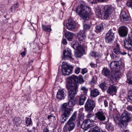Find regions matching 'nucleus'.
<instances>
[{
    "mask_svg": "<svg viewBox=\"0 0 132 132\" xmlns=\"http://www.w3.org/2000/svg\"><path fill=\"white\" fill-rule=\"evenodd\" d=\"M90 55L92 57H98L99 55V54L98 53L95 51H92L90 52Z\"/></svg>",
    "mask_w": 132,
    "mask_h": 132,
    "instance_id": "nucleus-37",
    "label": "nucleus"
},
{
    "mask_svg": "<svg viewBox=\"0 0 132 132\" xmlns=\"http://www.w3.org/2000/svg\"><path fill=\"white\" fill-rule=\"evenodd\" d=\"M68 117L62 114L60 118V121L61 123H63L65 122Z\"/></svg>",
    "mask_w": 132,
    "mask_h": 132,
    "instance_id": "nucleus-34",
    "label": "nucleus"
},
{
    "mask_svg": "<svg viewBox=\"0 0 132 132\" xmlns=\"http://www.w3.org/2000/svg\"><path fill=\"white\" fill-rule=\"evenodd\" d=\"M91 82L92 83H95V80H94L93 79H92V80H91Z\"/></svg>",
    "mask_w": 132,
    "mask_h": 132,
    "instance_id": "nucleus-61",
    "label": "nucleus"
},
{
    "mask_svg": "<svg viewBox=\"0 0 132 132\" xmlns=\"http://www.w3.org/2000/svg\"><path fill=\"white\" fill-rule=\"evenodd\" d=\"M104 0H88L89 2L91 4L95 3L96 1L99 2H103Z\"/></svg>",
    "mask_w": 132,
    "mask_h": 132,
    "instance_id": "nucleus-44",
    "label": "nucleus"
},
{
    "mask_svg": "<svg viewBox=\"0 0 132 132\" xmlns=\"http://www.w3.org/2000/svg\"><path fill=\"white\" fill-rule=\"evenodd\" d=\"M124 46L127 50H131L132 47V31H131L128 36L125 38L123 40Z\"/></svg>",
    "mask_w": 132,
    "mask_h": 132,
    "instance_id": "nucleus-5",
    "label": "nucleus"
},
{
    "mask_svg": "<svg viewBox=\"0 0 132 132\" xmlns=\"http://www.w3.org/2000/svg\"><path fill=\"white\" fill-rule=\"evenodd\" d=\"M73 46L74 47H75L77 48V51L83 53L84 52V50L82 47L81 45H79L77 46V44H75Z\"/></svg>",
    "mask_w": 132,
    "mask_h": 132,
    "instance_id": "nucleus-31",
    "label": "nucleus"
},
{
    "mask_svg": "<svg viewBox=\"0 0 132 132\" xmlns=\"http://www.w3.org/2000/svg\"><path fill=\"white\" fill-rule=\"evenodd\" d=\"M95 122L93 119L91 120L89 119H87L84 120L81 125V127L84 130H87L90 128L95 126Z\"/></svg>",
    "mask_w": 132,
    "mask_h": 132,
    "instance_id": "nucleus-8",
    "label": "nucleus"
},
{
    "mask_svg": "<svg viewBox=\"0 0 132 132\" xmlns=\"http://www.w3.org/2000/svg\"><path fill=\"white\" fill-rule=\"evenodd\" d=\"M127 109L129 111H132V105H129L127 107Z\"/></svg>",
    "mask_w": 132,
    "mask_h": 132,
    "instance_id": "nucleus-50",
    "label": "nucleus"
},
{
    "mask_svg": "<svg viewBox=\"0 0 132 132\" xmlns=\"http://www.w3.org/2000/svg\"><path fill=\"white\" fill-rule=\"evenodd\" d=\"M110 55L111 58L113 59H115L116 57H117V56L115 55L113 53L111 54Z\"/></svg>",
    "mask_w": 132,
    "mask_h": 132,
    "instance_id": "nucleus-51",
    "label": "nucleus"
},
{
    "mask_svg": "<svg viewBox=\"0 0 132 132\" xmlns=\"http://www.w3.org/2000/svg\"><path fill=\"white\" fill-rule=\"evenodd\" d=\"M125 132H129V131L128 130H126L125 131Z\"/></svg>",
    "mask_w": 132,
    "mask_h": 132,
    "instance_id": "nucleus-64",
    "label": "nucleus"
},
{
    "mask_svg": "<svg viewBox=\"0 0 132 132\" xmlns=\"http://www.w3.org/2000/svg\"><path fill=\"white\" fill-rule=\"evenodd\" d=\"M62 43L64 45H65L67 44V42L66 40L65 39H63L62 42Z\"/></svg>",
    "mask_w": 132,
    "mask_h": 132,
    "instance_id": "nucleus-53",
    "label": "nucleus"
},
{
    "mask_svg": "<svg viewBox=\"0 0 132 132\" xmlns=\"http://www.w3.org/2000/svg\"><path fill=\"white\" fill-rule=\"evenodd\" d=\"M64 90H59L57 94V98L60 99H63L66 96Z\"/></svg>",
    "mask_w": 132,
    "mask_h": 132,
    "instance_id": "nucleus-20",
    "label": "nucleus"
},
{
    "mask_svg": "<svg viewBox=\"0 0 132 132\" xmlns=\"http://www.w3.org/2000/svg\"><path fill=\"white\" fill-rule=\"evenodd\" d=\"M105 26L104 23H101L96 26L95 27L96 31L97 32H100L103 30L104 27Z\"/></svg>",
    "mask_w": 132,
    "mask_h": 132,
    "instance_id": "nucleus-26",
    "label": "nucleus"
},
{
    "mask_svg": "<svg viewBox=\"0 0 132 132\" xmlns=\"http://www.w3.org/2000/svg\"><path fill=\"white\" fill-rule=\"evenodd\" d=\"M62 109L63 112L62 114L69 117L71 113V112L72 111V108L68 107V104L66 103L63 104L62 107Z\"/></svg>",
    "mask_w": 132,
    "mask_h": 132,
    "instance_id": "nucleus-12",
    "label": "nucleus"
},
{
    "mask_svg": "<svg viewBox=\"0 0 132 132\" xmlns=\"http://www.w3.org/2000/svg\"><path fill=\"white\" fill-rule=\"evenodd\" d=\"M126 4L128 7L132 8V0H128Z\"/></svg>",
    "mask_w": 132,
    "mask_h": 132,
    "instance_id": "nucleus-42",
    "label": "nucleus"
},
{
    "mask_svg": "<svg viewBox=\"0 0 132 132\" xmlns=\"http://www.w3.org/2000/svg\"><path fill=\"white\" fill-rule=\"evenodd\" d=\"M13 121L14 125L16 127H18L21 124L22 121L20 118L15 117L13 119Z\"/></svg>",
    "mask_w": 132,
    "mask_h": 132,
    "instance_id": "nucleus-21",
    "label": "nucleus"
},
{
    "mask_svg": "<svg viewBox=\"0 0 132 132\" xmlns=\"http://www.w3.org/2000/svg\"><path fill=\"white\" fill-rule=\"evenodd\" d=\"M117 2L119 3V2H121V0H116Z\"/></svg>",
    "mask_w": 132,
    "mask_h": 132,
    "instance_id": "nucleus-63",
    "label": "nucleus"
},
{
    "mask_svg": "<svg viewBox=\"0 0 132 132\" xmlns=\"http://www.w3.org/2000/svg\"><path fill=\"white\" fill-rule=\"evenodd\" d=\"M107 130L109 131H112L114 130L113 126L111 123H109L105 126Z\"/></svg>",
    "mask_w": 132,
    "mask_h": 132,
    "instance_id": "nucleus-30",
    "label": "nucleus"
},
{
    "mask_svg": "<svg viewBox=\"0 0 132 132\" xmlns=\"http://www.w3.org/2000/svg\"><path fill=\"white\" fill-rule=\"evenodd\" d=\"M33 62V60H31L29 61V63H31Z\"/></svg>",
    "mask_w": 132,
    "mask_h": 132,
    "instance_id": "nucleus-62",
    "label": "nucleus"
},
{
    "mask_svg": "<svg viewBox=\"0 0 132 132\" xmlns=\"http://www.w3.org/2000/svg\"><path fill=\"white\" fill-rule=\"evenodd\" d=\"M110 68L112 70H115L118 67L119 65L117 64V61H115L112 62L110 63Z\"/></svg>",
    "mask_w": 132,
    "mask_h": 132,
    "instance_id": "nucleus-25",
    "label": "nucleus"
},
{
    "mask_svg": "<svg viewBox=\"0 0 132 132\" xmlns=\"http://www.w3.org/2000/svg\"><path fill=\"white\" fill-rule=\"evenodd\" d=\"M71 51L70 49L67 48L63 52V56L62 59L65 60L68 59L73 60L71 56Z\"/></svg>",
    "mask_w": 132,
    "mask_h": 132,
    "instance_id": "nucleus-16",
    "label": "nucleus"
},
{
    "mask_svg": "<svg viewBox=\"0 0 132 132\" xmlns=\"http://www.w3.org/2000/svg\"><path fill=\"white\" fill-rule=\"evenodd\" d=\"M87 69L86 68H84V69H82L81 71V73L82 74L84 75L85 73H87Z\"/></svg>",
    "mask_w": 132,
    "mask_h": 132,
    "instance_id": "nucleus-49",
    "label": "nucleus"
},
{
    "mask_svg": "<svg viewBox=\"0 0 132 132\" xmlns=\"http://www.w3.org/2000/svg\"><path fill=\"white\" fill-rule=\"evenodd\" d=\"M102 73L103 76H104L111 80H115L117 79L115 75L111 72L110 70L106 68H103L102 71Z\"/></svg>",
    "mask_w": 132,
    "mask_h": 132,
    "instance_id": "nucleus-6",
    "label": "nucleus"
},
{
    "mask_svg": "<svg viewBox=\"0 0 132 132\" xmlns=\"http://www.w3.org/2000/svg\"><path fill=\"white\" fill-rule=\"evenodd\" d=\"M118 32L119 35L121 37H124L126 36L128 34V29L126 26H121L119 28Z\"/></svg>",
    "mask_w": 132,
    "mask_h": 132,
    "instance_id": "nucleus-15",
    "label": "nucleus"
},
{
    "mask_svg": "<svg viewBox=\"0 0 132 132\" xmlns=\"http://www.w3.org/2000/svg\"><path fill=\"white\" fill-rule=\"evenodd\" d=\"M26 125L27 126H28L32 125V120L30 118H26Z\"/></svg>",
    "mask_w": 132,
    "mask_h": 132,
    "instance_id": "nucleus-35",
    "label": "nucleus"
},
{
    "mask_svg": "<svg viewBox=\"0 0 132 132\" xmlns=\"http://www.w3.org/2000/svg\"><path fill=\"white\" fill-rule=\"evenodd\" d=\"M130 114L127 111L123 112L121 115V118L119 121L118 124L121 128L125 127L127 125V123L132 121Z\"/></svg>",
    "mask_w": 132,
    "mask_h": 132,
    "instance_id": "nucleus-3",
    "label": "nucleus"
},
{
    "mask_svg": "<svg viewBox=\"0 0 132 132\" xmlns=\"http://www.w3.org/2000/svg\"><path fill=\"white\" fill-rule=\"evenodd\" d=\"M85 110L86 111H91L95 107V104L93 100L88 99L85 105Z\"/></svg>",
    "mask_w": 132,
    "mask_h": 132,
    "instance_id": "nucleus-9",
    "label": "nucleus"
},
{
    "mask_svg": "<svg viewBox=\"0 0 132 132\" xmlns=\"http://www.w3.org/2000/svg\"><path fill=\"white\" fill-rule=\"evenodd\" d=\"M82 54L83 53L77 51L75 52V55L76 57L78 58L81 57L82 55Z\"/></svg>",
    "mask_w": 132,
    "mask_h": 132,
    "instance_id": "nucleus-39",
    "label": "nucleus"
},
{
    "mask_svg": "<svg viewBox=\"0 0 132 132\" xmlns=\"http://www.w3.org/2000/svg\"><path fill=\"white\" fill-rule=\"evenodd\" d=\"M77 37L80 41H83L85 38V36L84 31H82L80 32L78 35Z\"/></svg>",
    "mask_w": 132,
    "mask_h": 132,
    "instance_id": "nucleus-24",
    "label": "nucleus"
},
{
    "mask_svg": "<svg viewBox=\"0 0 132 132\" xmlns=\"http://www.w3.org/2000/svg\"><path fill=\"white\" fill-rule=\"evenodd\" d=\"M54 117L55 118V117L53 115H52L51 114L48 115L47 117V119H51L52 118Z\"/></svg>",
    "mask_w": 132,
    "mask_h": 132,
    "instance_id": "nucleus-56",
    "label": "nucleus"
},
{
    "mask_svg": "<svg viewBox=\"0 0 132 132\" xmlns=\"http://www.w3.org/2000/svg\"><path fill=\"white\" fill-rule=\"evenodd\" d=\"M120 17L121 21L123 22L127 21L130 19L129 16L124 11L121 12Z\"/></svg>",
    "mask_w": 132,
    "mask_h": 132,
    "instance_id": "nucleus-17",
    "label": "nucleus"
},
{
    "mask_svg": "<svg viewBox=\"0 0 132 132\" xmlns=\"http://www.w3.org/2000/svg\"><path fill=\"white\" fill-rule=\"evenodd\" d=\"M100 92L97 89H94L90 91V96L92 98L96 97L99 95Z\"/></svg>",
    "mask_w": 132,
    "mask_h": 132,
    "instance_id": "nucleus-22",
    "label": "nucleus"
},
{
    "mask_svg": "<svg viewBox=\"0 0 132 132\" xmlns=\"http://www.w3.org/2000/svg\"><path fill=\"white\" fill-rule=\"evenodd\" d=\"M90 65L92 68H94L95 67V64L92 62L90 63Z\"/></svg>",
    "mask_w": 132,
    "mask_h": 132,
    "instance_id": "nucleus-58",
    "label": "nucleus"
},
{
    "mask_svg": "<svg viewBox=\"0 0 132 132\" xmlns=\"http://www.w3.org/2000/svg\"><path fill=\"white\" fill-rule=\"evenodd\" d=\"M76 11L77 14L84 20H88L90 16L93 14L91 8L84 4L78 6L77 8Z\"/></svg>",
    "mask_w": 132,
    "mask_h": 132,
    "instance_id": "nucleus-1",
    "label": "nucleus"
},
{
    "mask_svg": "<svg viewBox=\"0 0 132 132\" xmlns=\"http://www.w3.org/2000/svg\"><path fill=\"white\" fill-rule=\"evenodd\" d=\"M108 102L106 100H105L104 101V105L105 107H107L108 106Z\"/></svg>",
    "mask_w": 132,
    "mask_h": 132,
    "instance_id": "nucleus-57",
    "label": "nucleus"
},
{
    "mask_svg": "<svg viewBox=\"0 0 132 132\" xmlns=\"http://www.w3.org/2000/svg\"><path fill=\"white\" fill-rule=\"evenodd\" d=\"M106 119L104 113L102 111H99L95 113L93 120L95 122H97L98 121H104Z\"/></svg>",
    "mask_w": 132,
    "mask_h": 132,
    "instance_id": "nucleus-10",
    "label": "nucleus"
},
{
    "mask_svg": "<svg viewBox=\"0 0 132 132\" xmlns=\"http://www.w3.org/2000/svg\"><path fill=\"white\" fill-rule=\"evenodd\" d=\"M72 69L73 67L69 65L67 62H63L62 66V71L64 75H68L71 73Z\"/></svg>",
    "mask_w": 132,
    "mask_h": 132,
    "instance_id": "nucleus-7",
    "label": "nucleus"
},
{
    "mask_svg": "<svg viewBox=\"0 0 132 132\" xmlns=\"http://www.w3.org/2000/svg\"><path fill=\"white\" fill-rule=\"evenodd\" d=\"M122 55H125L127 54V53L126 52H123V53H120Z\"/></svg>",
    "mask_w": 132,
    "mask_h": 132,
    "instance_id": "nucleus-60",
    "label": "nucleus"
},
{
    "mask_svg": "<svg viewBox=\"0 0 132 132\" xmlns=\"http://www.w3.org/2000/svg\"><path fill=\"white\" fill-rule=\"evenodd\" d=\"M67 89L68 94L69 97L70 98V100L69 101L68 105L69 106L72 107L73 106L75 105L76 102V100L74 99V97L75 95L77 94V92L76 91V90H71L70 87H68Z\"/></svg>",
    "mask_w": 132,
    "mask_h": 132,
    "instance_id": "nucleus-4",
    "label": "nucleus"
},
{
    "mask_svg": "<svg viewBox=\"0 0 132 132\" xmlns=\"http://www.w3.org/2000/svg\"><path fill=\"white\" fill-rule=\"evenodd\" d=\"M80 90L82 91L83 93L85 94H86L88 91V89L84 86L81 87Z\"/></svg>",
    "mask_w": 132,
    "mask_h": 132,
    "instance_id": "nucleus-41",
    "label": "nucleus"
},
{
    "mask_svg": "<svg viewBox=\"0 0 132 132\" xmlns=\"http://www.w3.org/2000/svg\"><path fill=\"white\" fill-rule=\"evenodd\" d=\"M19 7V4L18 3L14 4V5L12 6L11 8V11L12 12L15 11L16 9L17 8Z\"/></svg>",
    "mask_w": 132,
    "mask_h": 132,
    "instance_id": "nucleus-38",
    "label": "nucleus"
},
{
    "mask_svg": "<svg viewBox=\"0 0 132 132\" xmlns=\"http://www.w3.org/2000/svg\"><path fill=\"white\" fill-rule=\"evenodd\" d=\"M128 82L129 84L132 85V77L130 78L127 77Z\"/></svg>",
    "mask_w": 132,
    "mask_h": 132,
    "instance_id": "nucleus-48",
    "label": "nucleus"
},
{
    "mask_svg": "<svg viewBox=\"0 0 132 132\" xmlns=\"http://www.w3.org/2000/svg\"><path fill=\"white\" fill-rule=\"evenodd\" d=\"M113 51L115 54L117 55L120 53L119 45L118 44H117L116 46L114 48Z\"/></svg>",
    "mask_w": 132,
    "mask_h": 132,
    "instance_id": "nucleus-29",
    "label": "nucleus"
},
{
    "mask_svg": "<svg viewBox=\"0 0 132 132\" xmlns=\"http://www.w3.org/2000/svg\"><path fill=\"white\" fill-rule=\"evenodd\" d=\"M86 97L85 95H82L80 97L78 102L79 104L83 105L85 101Z\"/></svg>",
    "mask_w": 132,
    "mask_h": 132,
    "instance_id": "nucleus-28",
    "label": "nucleus"
},
{
    "mask_svg": "<svg viewBox=\"0 0 132 132\" xmlns=\"http://www.w3.org/2000/svg\"><path fill=\"white\" fill-rule=\"evenodd\" d=\"M53 132H59V131L57 129H54L53 130Z\"/></svg>",
    "mask_w": 132,
    "mask_h": 132,
    "instance_id": "nucleus-59",
    "label": "nucleus"
},
{
    "mask_svg": "<svg viewBox=\"0 0 132 132\" xmlns=\"http://www.w3.org/2000/svg\"><path fill=\"white\" fill-rule=\"evenodd\" d=\"M26 50V48H25L24 51L21 52V55L22 57H24L26 55V51L25 50Z\"/></svg>",
    "mask_w": 132,
    "mask_h": 132,
    "instance_id": "nucleus-52",
    "label": "nucleus"
},
{
    "mask_svg": "<svg viewBox=\"0 0 132 132\" xmlns=\"http://www.w3.org/2000/svg\"><path fill=\"white\" fill-rule=\"evenodd\" d=\"M75 127V125L74 122H71L68 121L65 124L63 128L65 132H70Z\"/></svg>",
    "mask_w": 132,
    "mask_h": 132,
    "instance_id": "nucleus-14",
    "label": "nucleus"
},
{
    "mask_svg": "<svg viewBox=\"0 0 132 132\" xmlns=\"http://www.w3.org/2000/svg\"><path fill=\"white\" fill-rule=\"evenodd\" d=\"M113 11V9L111 7L106 5L103 8V14L104 19H107L110 16Z\"/></svg>",
    "mask_w": 132,
    "mask_h": 132,
    "instance_id": "nucleus-11",
    "label": "nucleus"
},
{
    "mask_svg": "<svg viewBox=\"0 0 132 132\" xmlns=\"http://www.w3.org/2000/svg\"><path fill=\"white\" fill-rule=\"evenodd\" d=\"M77 82L80 84L83 83L84 81L83 78L81 76H79L78 77L77 76L73 75L67 79V83L66 84V88H68V87H70L71 90H76V92L78 91V83L76 82Z\"/></svg>",
    "mask_w": 132,
    "mask_h": 132,
    "instance_id": "nucleus-2",
    "label": "nucleus"
},
{
    "mask_svg": "<svg viewBox=\"0 0 132 132\" xmlns=\"http://www.w3.org/2000/svg\"><path fill=\"white\" fill-rule=\"evenodd\" d=\"M114 38V34L112 30L110 29L106 34L105 37V42L106 43H110Z\"/></svg>",
    "mask_w": 132,
    "mask_h": 132,
    "instance_id": "nucleus-13",
    "label": "nucleus"
},
{
    "mask_svg": "<svg viewBox=\"0 0 132 132\" xmlns=\"http://www.w3.org/2000/svg\"><path fill=\"white\" fill-rule=\"evenodd\" d=\"M43 132H50V130H48L47 126L45 127L43 129Z\"/></svg>",
    "mask_w": 132,
    "mask_h": 132,
    "instance_id": "nucleus-47",
    "label": "nucleus"
},
{
    "mask_svg": "<svg viewBox=\"0 0 132 132\" xmlns=\"http://www.w3.org/2000/svg\"><path fill=\"white\" fill-rule=\"evenodd\" d=\"M67 28L70 30H72L75 28L76 27V24L73 20L70 19L68 21V22L66 24Z\"/></svg>",
    "mask_w": 132,
    "mask_h": 132,
    "instance_id": "nucleus-18",
    "label": "nucleus"
},
{
    "mask_svg": "<svg viewBox=\"0 0 132 132\" xmlns=\"http://www.w3.org/2000/svg\"><path fill=\"white\" fill-rule=\"evenodd\" d=\"M80 68L79 67H77L75 69V72L76 74H78L80 71Z\"/></svg>",
    "mask_w": 132,
    "mask_h": 132,
    "instance_id": "nucleus-45",
    "label": "nucleus"
},
{
    "mask_svg": "<svg viewBox=\"0 0 132 132\" xmlns=\"http://www.w3.org/2000/svg\"><path fill=\"white\" fill-rule=\"evenodd\" d=\"M42 28L43 31L46 32H50L52 31L51 26H46L42 24Z\"/></svg>",
    "mask_w": 132,
    "mask_h": 132,
    "instance_id": "nucleus-27",
    "label": "nucleus"
},
{
    "mask_svg": "<svg viewBox=\"0 0 132 132\" xmlns=\"http://www.w3.org/2000/svg\"><path fill=\"white\" fill-rule=\"evenodd\" d=\"M27 132H36L35 131V128H33L32 130L31 131H29L27 129H26Z\"/></svg>",
    "mask_w": 132,
    "mask_h": 132,
    "instance_id": "nucleus-55",
    "label": "nucleus"
},
{
    "mask_svg": "<svg viewBox=\"0 0 132 132\" xmlns=\"http://www.w3.org/2000/svg\"><path fill=\"white\" fill-rule=\"evenodd\" d=\"M100 87L102 90L104 91L106 89L107 86L105 82H103L100 84Z\"/></svg>",
    "mask_w": 132,
    "mask_h": 132,
    "instance_id": "nucleus-36",
    "label": "nucleus"
},
{
    "mask_svg": "<svg viewBox=\"0 0 132 132\" xmlns=\"http://www.w3.org/2000/svg\"><path fill=\"white\" fill-rule=\"evenodd\" d=\"M83 27L84 30L86 31L89 30L90 27V26L88 24H85L83 25Z\"/></svg>",
    "mask_w": 132,
    "mask_h": 132,
    "instance_id": "nucleus-43",
    "label": "nucleus"
},
{
    "mask_svg": "<svg viewBox=\"0 0 132 132\" xmlns=\"http://www.w3.org/2000/svg\"><path fill=\"white\" fill-rule=\"evenodd\" d=\"M96 15L98 17H100L102 16V14H101V12L100 11L96 13Z\"/></svg>",
    "mask_w": 132,
    "mask_h": 132,
    "instance_id": "nucleus-54",
    "label": "nucleus"
},
{
    "mask_svg": "<svg viewBox=\"0 0 132 132\" xmlns=\"http://www.w3.org/2000/svg\"><path fill=\"white\" fill-rule=\"evenodd\" d=\"M74 35L73 34L70 32H67L65 34V36L69 41H71Z\"/></svg>",
    "mask_w": 132,
    "mask_h": 132,
    "instance_id": "nucleus-23",
    "label": "nucleus"
},
{
    "mask_svg": "<svg viewBox=\"0 0 132 132\" xmlns=\"http://www.w3.org/2000/svg\"><path fill=\"white\" fill-rule=\"evenodd\" d=\"M88 132H101V130L99 127L96 126L90 129Z\"/></svg>",
    "mask_w": 132,
    "mask_h": 132,
    "instance_id": "nucleus-32",
    "label": "nucleus"
},
{
    "mask_svg": "<svg viewBox=\"0 0 132 132\" xmlns=\"http://www.w3.org/2000/svg\"><path fill=\"white\" fill-rule=\"evenodd\" d=\"M77 112H75L68 121L71 122H73L76 117Z\"/></svg>",
    "mask_w": 132,
    "mask_h": 132,
    "instance_id": "nucleus-33",
    "label": "nucleus"
},
{
    "mask_svg": "<svg viewBox=\"0 0 132 132\" xmlns=\"http://www.w3.org/2000/svg\"><path fill=\"white\" fill-rule=\"evenodd\" d=\"M128 100L129 101L132 103V92L131 94H130V95H128Z\"/></svg>",
    "mask_w": 132,
    "mask_h": 132,
    "instance_id": "nucleus-46",
    "label": "nucleus"
},
{
    "mask_svg": "<svg viewBox=\"0 0 132 132\" xmlns=\"http://www.w3.org/2000/svg\"><path fill=\"white\" fill-rule=\"evenodd\" d=\"M86 116L87 118L88 119L89 118H91L94 116V114L93 113L89 111Z\"/></svg>",
    "mask_w": 132,
    "mask_h": 132,
    "instance_id": "nucleus-40",
    "label": "nucleus"
},
{
    "mask_svg": "<svg viewBox=\"0 0 132 132\" xmlns=\"http://www.w3.org/2000/svg\"><path fill=\"white\" fill-rule=\"evenodd\" d=\"M117 91L116 87L113 85H110L109 86L107 90V93L110 94L116 93Z\"/></svg>",
    "mask_w": 132,
    "mask_h": 132,
    "instance_id": "nucleus-19",
    "label": "nucleus"
}]
</instances>
